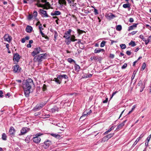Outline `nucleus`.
I'll return each instance as SVG.
<instances>
[{"instance_id":"nucleus-1","label":"nucleus","mask_w":151,"mask_h":151,"mask_svg":"<svg viewBox=\"0 0 151 151\" xmlns=\"http://www.w3.org/2000/svg\"><path fill=\"white\" fill-rule=\"evenodd\" d=\"M34 86L33 80L28 78L23 81L22 87L23 89L30 90L32 86Z\"/></svg>"},{"instance_id":"nucleus-2","label":"nucleus","mask_w":151,"mask_h":151,"mask_svg":"<svg viewBox=\"0 0 151 151\" xmlns=\"http://www.w3.org/2000/svg\"><path fill=\"white\" fill-rule=\"evenodd\" d=\"M47 55L46 53L40 54L38 56H35L34 58V60L35 62H38L40 63L44 59L46 58Z\"/></svg>"},{"instance_id":"nucleus-3","label":"nucleus","mask_w":151,"mask_h":151,"mask_svg":"<svg viewBox=\"0 0 151 151\" xmlns=\"http://www.w3.org/2000/svg\"><path fill=\"white\" fill-rule=\"evenodd\" d=\"M42 135V134L40 133L36 134L34 135L35 137L33 138V142L37 144L39 143L41 141V139L39 137Z\"/></svg>"},{"instance_id":"nucleus-4","label":"nucleus","mask_w":151,"mask_h":151,"mask_svg":"<svg viewBox=\"0 0 151 151\" xmlns=\"http://www.w3.org/2000/svg\"><path fill=\"white\" fill-rule=\"evenodd\" d=\"M54 124L60 127V129L62 131H64V129L66 128L67 127L66 124L63 122L58 123H55Z\"/></svg>"},{"instance_id":"nucleus-5","label":"nucleus","mask_w":151,"mask_h":151,"mask_svg":"<svg viewBox=\"0 0 151 151\" xmlns=\"http://www.w3.org/2000/svg\"><path fill=\"white\" fill-rule=\"evenodd\" d=\"M40 52H42V51L40 47H35L32 52V55L33 56H35V55L39 54Z\"/></svg>"},{"instance_id":"nucleus-6","label":"nucleus","mask_w":151,"mask_h":151,"mask_svg":"<svg viewBox=\"0 0 151 151\" xmlns=\"http://www.w3.org/2000/svg\"><path fill=\"white\" fill-rule=\"evenodd\" d=\"M13 71L14 73H19L21 70V68L18 65H16L13 66Z\"/></svg>"},{"instance_id":"nucleus-7","label":"nucleus","mask_w":151,"mask_h":151,"mask_svg":"<svg viewBox=\"0 0 151 151\" xmlns=\"http://www.w3.org/2000/svg\"><path fill=\"white\" fill-rule=\"evenodd\" d=\"M37 1H36V2L35 3V5L37 6L38 7H42L45 9H48V8H47L44 6V4L40 3V0H37Z\"/></svg>"},{"instance_id":"nucleus-8","label":"nucleus","mask_w":151,"mask_h":151,"mask_svg":"<svg viewBox=\"0 0 151 151\" xmlns=\"http://www.w3.org/2000/svg\"><path fill=\"white\" fill-rule=\"evenodd\" d=\"M5 41L10 42L12 39V37L8 34L4 35V37Z\"/></svg>"},{"instance_id":"nucleus-9","label":"nucleus","mask_w":151,"mask_h":151,"mask_svg":"<svg viewBox=\"0 0 151 151\" xmlns=\"http://www.w3.org/2000/svg\"><path fill=\"white\" fill-rule=\"evenodd\" d=\"M29 128L27 127H23L21 130V134L19 135L24 134L29 130Z\"/></svg>"},{"instance_id":"nucleus-10","label":"nucleus","mask_w":151,"mask_h":151,"mask_svg":"<svg viewBox=\"0 0 151 151\" xmlns=\"http://www.w3.org/2000/svg\"><path fill=\"white\" fill-rule=\"evenodd\" d=\"M20 59V56L18 54L16 53L14 55L13 59L14 61L18 62L19 61Z\"/></svg>"},{"instance_id":"nucleus-11","label":"nucleus","mask_w":151,"mask_h":151,"mask_svg":"<svg viewBox=\"0 0 151 151\" xmlns=\"http://www.w3.org/2000/svg\"><path fill=\"white\" fill-rule=\"evenodd\" d=\"M14 133L15 130L14 128L13 127H11L9 131V134L12 136H13L14 134Z\"/></svg>"},{"instance_id":"nucleus-12","label":"nucleus","mask_w":151,"mask_h":151,"mask_svg":"<svg viewBox=\"0 0 151 151\" xmlns=\"http://www.w3.org/2000/svg\"><path fill=\"white\" fill-rule=\"evenodd\" d=\"M40 11L41 14L43 15V17H49L47 13V12L46 11H45L42 9H41L40 10Z\"/></svg>"},{"instance_id":"nucleus-13","label":"nucleus","mask_w":151,"mask_h":151,"mask_svg":"<svg viewBox=\"0 0 151 151\" xmlns=\"http://www.w3.org/2000/svg\"><path fill=\"white\" fill-rule=\"evenodd\" d=\"M51 141L48 140H47L46 141L44 142V147L45 148H47L50 146Z\"/></svg>"},{"instance_id":"nucleus-14","label":"nucleus","mask_w":151,"mask_h":151,"mask_svg":"<svg viewBox=\"0 0 151 151\" xmlns=\"http://www.w3.org/2000/svg\"><path fill=\"white\" fill-rule=\"evenodd\" d=\"M126 121H127V120H124V121L121 124H120L119 125L117 126V127L116 128V129L117 130L118 129H122V127L124 125L125 123L126 122Z\"/></svg>"},{"instance_id":"nucleus-15","label":"nucleus","mask_w":151,"mask_h":151,"mask_svg":"<svg viewBox=\"0 0 151 151\" xmlns=\"http://www.w3.org/2000/svg\"><path fill=\"white\" fill-rule=\"evenodd\" d=\"M100 58L101 57L98 56H93L91 57L90 59L91 61L94 60L98 61L100 60Z\"/></svg>"},{"instance_id":"nucleus-16","label":"nucleus","mask_w":151,"mask_h":151,"mask_svg":"<svg viewBox=\"0 0 151 151\" xmlns=\"http://www.w3.org/2000/svg\"><path fill=\"white\" fill-rule=\"evenodd\" d=\"M61 12L58 11H55L51 13V15L52 16H57L60 15Z\"/></svg>"},{"instance_id":"nucleus-17","label":"nucleus","mask_w":151,"mask_h":151,"mask_svg":"<svg viewBox=\"0 0 151 151\" xmlns=\"http://www.w3.org/2000/svg\"><path fill=\"white\" fill-rule=\"evenodd\" d=\"M104 50L103 49H101L100 48H96L94 50V53H99L100 52H104Z\"/></svg>"},{"instance_id":"nucleus-18","label":"nucleus","mask_w":151,"mask_h":151,"mask_svg":"<svg viewBox=\"0 0 151 151\" xmlns=\"http://www.w3.org/2000/svg\"><path fill=\"white\" fill-rule=\"evenodd\" d=\"M32 28L31 26L28 25L26 28V31L28 33H30L32 32Z\"/></svg>"},{"instance_id":"nucleus-19","label":"nucleus","mask_w":151,"mask_h":151,"mask_svg":"<svg viewBox=\"0 0 151 151\" xmlns=\"http://www.w3.org/2000/svg\"><path fill=\"white\" fill-rule=\"evenodd\" d=\"M24 93L25 96L26 97H28L29 96L30 93V90L24 89Z\"/></svg>"},{"instance_id":"nucleus-20","label":"nucleus","mask_w":151,"mask_h":151,"mask_svg":"<svg viewBox=\"0 0 151 151\" xmlns=\"http://www.w3.org/2000/svg\"><path fill=\"white\" fill-rule=\"evenodd\" d=\"M88 112L87 111H84L83 113L82 116H81L80 118V119L81 120H84L85 118L84 117H85L87 115H88Z\"/></svg>"},{"instance_id":"nucleus-21","label":"nucleus","mask_w":151,"mask_h":151,"mask_svg":"<svg viewBox=\"0 0 151 151\" xmlns=\"http://www.w3.org/2000/svg\"><path fill=\"white\" fill-rule=\"evenodd\" d=\"M41 108L40 105L37 104L34 108L33 110L36 111L40 109Z\"/></svg>"},{"instance_id":"nucleus-22","label":"nucleus","mask_w":151,"mask_h":151,"mask_svg":"<svg viewBox=\"0 0 151 151\" xmlns=\"http://www.w3.org/2000/svg\"><path fill=\"white\" fill-rule=\"evenodd\" d=\"M137 25V24H134L132 25L129 26V27L128 31H129L133 29L134 27H136Z\"/></svg>"},{"instance_id":"nucleus-23","label":"nucleus","mask_w":151,"mask_h":151,"mask_svg":"<svg viewBox=\"0 0 151 151\" xmlns=\"http://www.w3.org/2000/svg\"><path fill=\"white\" fill-rule=\"evenodd\" d=\"M32 136L31 135H28L26 138L25 141L27 143H28L29 142L30 140V138Z\"/></svg>"},{"instance_id":"nucleus-24","label":"nucleus","mask_w":151,"mask_h":151,"mask_svg":"<svg viewBox=\"0 0 151 151\" xmlns=\"http://www.w3.org/2000/svg\"><path fill=\"white\" fill-rule=\"evenodd\" d=\"M75 70L76 71H78L80 69V66L75 63V65L74 66Z\"/></svg>"},{"instance_id":"nucleus-25","label":"nucleus","mask_w":151,"mask_h":151,"mask_svg":"<svg viewBox=\"0 0 151 151\" xmlns=\"http://www.w3.org/2000/svg\"><path fill=\"white\" fill-rule=\"evenodd\" d=\"M58 3L60 4H65L66 5V2L65 0H59Z\"/></svg>"},{"instance_id":"nucleus-26","label":"nucleus","mask_w":151,"mask_h":151,"mask_svg":"<svg viewBox=\"0 0 151 151\" xmlns=\"http://www.w3.org/2000/svg\"><path fill=\"white\" fill-rule=\"evenodd\" d=\"M92 74H84L82 77L83 78H90L92 76Z\"/></svg>"},{"instance_id":"nucleus-27","label":"nucleus","mask_w":151,"mask_h":151,"mask_svg":"<svg viewBox=\"0 0 151 151\" xmlns=\"http://www.w3.org/2000/svg\"><path fill=\"white\" fill-rule=\"evenodd\" d=\"M50 134L51 136L56 138H59L60 137V135L58 134H56L53 133H51Z\"/></svg>"},{"instance_id":"nucleus-28","label":"nucleus","mask_w":151,"mask_h":151,"mask_svg":"<svg viewBox=\"0 0 151 151\" xmlns=\"http://www.w3.org/2000/svg\"><path fill=\"white\" fill-rule=\"evenodd\" d=\"M107 17L110 19H111L114 18L115 16L114 14L112 13H110L108 14Z\"/></svg>"},{"instance_id":"nucleus-29","label":"nucleus","mask_w":151,"mask_h":151,"mask_svg":"<svg viewBox=\"0 0 151 151\" xmlns=\"http://www.w3.org/2000/svg\"><path fill=\"white\" fill-rule=\"evenodd\" d=\"M75 36L74 35H73L71 36L70 38V40H72V42H74L77 40L75 39Z\"/></svg>"},{"instance_id":"nucleus-30","label":"nucleus","mask_w":151,"mask_h":151,"mask_svg":"<svg viewBox=\"0 0 151 151\" xmlns=\"http://www.w3.org/2000/svg\"><path fill=\"white\" fill-rule=\"evenodd\" d=\"M28 4H31L34 3H35L36 1H37V0H27Z\"/></svg>"},{"instance_id":"nucleus-31","label":"nucleus","mask_w":151,"mask_h":151,"mask_svg":"<svg viewBox=\"0 0 151 151\" xmlns=\"http://www.w3.org/2000/svg\"><path fill=\"white\" fill-rule=\"evenodd\" d=\"M76 3H74V2L72 3L71 6H72V8L73 9L75 10H76L77 9V7L76 6Z\"/></svg>"},{"instance_id":"nucleus-32","label":"nucleus","mask_w":151,"mask_h":151,"mask_svg":"<svg viewBox=\"0 0 151 151\" xmlns=\"http://www.w3.org/2000/svg\"><path fill=\"white\" fill-rule=\"evenodd\" d=\"M123 7L125 8H130V5L129 4H124L123 5ZM130 8L129 9V10Z\"/></svg>"},{"instance_id":"nucleus-33","label":"nucleus","mask_w":151,"mask_h":151,"mask_svg":"<svg viewBox=\"0 0 151 151\" xmlns=\"http://www.w3.org/2000/svg\"><path fill=\"white\" fill-rule=\"evenodd\" d=\"M58 108L56 106L54 107V108H52L51 109V111L52 112H54L55 111H58Z\"/></svg>"},{"instance_id":"nucleus-34","label":"nucleus","mask_w":151,"mask_h":151,"mask_svg":"<svg viewBox=\"0 0 151 151\" xmlns=\"http://www.w3.org/2000/svg\"><path fill=\"white\" fill-rule=\"evenodd\" d=\"M122 29V27L121 25H117L116 27V29L118 31H120Z\"/></svg>"},{"instance_id":"nucleus-35","label":"nucleus","mask_w":151,"mask_h":151,"mask_svg":"<svg viewBox=\"0 0 151 151\" xmlns=\"http://www.w3.org/2000/svg\"><path fill=\"white\" fill-rule=\"evenodd\" d=\"M129 45H131L132 47H134L136 46V44L134 42L131 41L129 44Z\"/></svg>"},{"instance_id":"nucleus-36","label":"nucleus","mask_w":151,"mask_h":151,"mask_svg":"<svg viewBox=\"0 0 151 151\" xmlns=\"http://www.w3.org/2000/svg\"><path fill=\"white\" fill-rule=\"evenodd\" d=\"M44 6L46 7L47 8H48V9L50 8V4L47 1L45 3V4H44Z\"/></svg>"},{"instance_id":"nucleus-37","label":"nucleus","mask_w":151,"mask_h":151,"mask_svg":"<svg viewBox=\"0 0 151 151\" xmlns=\"http://www.w3.org/2000/svg\"><path fill=\"white\" fill-rule=\"evenodd\" d=\"M114 133L111 134H109L108 135H107L106 136L108 140L109 139H110L113 136V135H114Z\"/></svg>"},{"instance_id":"nucleus-38","label":"nucleus","mask_w":151,"mask_h":151,"mask_svg":"<svg viewBox=\"0 0 151 151\" xmlns=\"http://www.w3.org/2000/svg\"><path fill=\"white\" fill-rule=\"evenodd\" d=\"M77 31L78 33L79 34L81 35L84 32H85L83 30H81L79 29H78L77 30Z\"/></svg>"},{"instance_id":"nucleus-39","label":"nucleus","mask_w":151,"mask_h":151,"mask_svg":"<svg viewBox=\"0 0 151 151\" xmlns=\"http://www.w3.org/2000/svg\"><path fill=\"white\" fill-rule=\"evenodd\" d=\"M72 41V40H70V39H66V40H65V42L67 45H68L70 44V42Z\"/></svg>"},{"instance_id":"nucleus-40","label":"nucleus","mask_w":151,"mask_h":151,"mask_svg":"<svg viewBox=\"0 0 151 151\" xmlns=\"http://www.w3.org/2000/svg\"><path fill=\"white\" fill-rule=\"evenodd\" d=\"M58 36V35L57 32L56 31H55L54 32V40L55 41L57 39V37Z\"/></svg>"},{"instance_id":"nucleus-41","label":"nucleus","mask_w":151,"mask_h":151,"mask_svg":"<svg viewBox=\"0 0 151 151\" xmlns=\"http://www.w3.org/2000/svg\"><path fill=\"white\" fill-rule=\"evenodd\" d=\"M63 37L66 39H69L70 38V36L68 35H67L66 33H64V35L63 36Z\"/></svg>"},{"instance_id":"nucleus-42","label":"nucleus","mask_w":151,"mask_h":151,"mask_svg":"<svg viewBox=\"0 0 151 151\" xmlns=\"http://www.w3.org/2000/svg\"><path fill=\"white\" fill-rule=\"evenodd\" d=\"M53 81H54L56 83L58 84H60L61 82V80H58L56 78H54Z\"/></svg>"},{"instance_id":"nucleus-43","label":"nucleus","mask_w":151,"mask_h":151,"mask_svg":"<svg viewBox=\"0 0 151 151\" xmlns=\"http://www.w3.org/2000/svg\"><path fill=\"white\" fill-rule=\"evenodd\" d=\"M7 136L5 133H3L2 135V139L3 140H6V139Z\"/></svg>"},{"instance_id":"nucleus-44","label":"nucleus","mask_w":151,"mask_h":151,"mask_svg":"<svg viewBox=\"0 0 151 151\" xmlns=\"http://www.w3.org/2000/svg\"><path fill=\"white\" fill-rule=\"evenodd\" d=\"M68 61L69 63H71L72 62H73L75 63H76L75 61L73 59L71 58H68L67 60Z\"/></svg>"},{"instance_id":"nucleus-45","label":"nucleus","mask_w":151,"mask_h":151,"mask_svg":"<svg viewBox=\"0 0 151 151\" xmlns=\"http://www.w3.org/2000/svg\"><path fill=\"white\" fill-rule=\"evenodd\" d=\"M106 43V42L105 41H103L101 42L100 44V47H104L105 45V44Z\"/></svg>"},{"instance_id":"nucleus-46","label":"nucleus","mask_w":151,"mask_h":151,"mask_svg":"<svg viewBox=\"0 0 151 151\" xmlns=\"http://www.w3.org/2000/svg\"><path fill=\"white\" fill-rule=\"evenodd\" d=\"M120 46L122 49H125L126 48V45L125 44H121Z\"/></svg>"},{"instance_id":"nucleus-47","label":"nucleus","mask_w":151,"mask_h":151,"mask_svg":"<svg viewBox=\"0 0 151 151\" xmlns=\"http://www.w3.org/2000/svg\"><path fill=\"white\" fill-rule=\"evenodd\" d=\"M108 140V139H107V137H106V136H105L102 139L101 142H104L105 141H107Z\"/></svg>"},{"instance_id":"nucleus-48","label":"nucleus","mask_w":151,"mask_h":151,"mask_svg":"<svg viewBox=\"0 0 151 151\" xmlns=\"http://www.w3.org/2000/svg\"><path fill=\"white\" fill-rule=\"evenodd\" d=\"M33 17V15H32V14H29V15L28 16V17H27L28 19L29 20H31L32 19V18Z\"/></svg>"},{"instance_id":"nucleus-49","label":"nucleus","mask_w":151,"mask_h":151,"mask_svg":"<svg viewBox=\"0 0 151 151\" xmlns=\"http://www.w3.org/2000/svg\"><path fill=\"white\" fill-rule=\"evenodd\" d=\"M72 31V30L71 29H69L66 32H65V33H66L68 35H70L71 32Z\"/></svg>"},{"instance_id":"nucleus-50","label":"nucleus","mask_w":151,"mask_h":151,"mask_svg":"<svg viewBox=\"0 0 151 151\" xmlns=\"http://www.w3.org/2000/svg\"><path fill=\"white\" fill-rule=\"evenodd\" d=\"M143 41L145 42V44L146 45H147V44L148 43L150 42V39L148 38L147 40L146 39L145 40H143Z\"/></svg>"},{"instance_id":"nucleus-51","label":"nucleus","mask_w":151,"mask_h":151,"mask_svg":"<svg viewBox=\"0 0 151 151\" xmlns=\"http://www.w3.org/2000/svg\"><path fill=\"white\" fill-rule=\"evenodd\" d=\"M61 78H63L65 79H67L68 78L67 76L65 74L61 75Z\"/></svg>"},{"instance_id":"nucleus-52","label":"nucleus","mask_w":151,"mask_h":151,"mask_svg":"<svg viewBox=\"0 0 151 151\" xmlns=\"http://www.w3.org/2000/svg\"><path fill=\"white\" fill-rule=\"evenodd\" d=\"M37 15V13L36 11H34L33 12V16L34 17H36Z\"/></svg>"},{"instance_id":"nucleus-53","label":"nucleus","mask_w":151,"mask_h":151,"mask_svg":"<svg viewBox=\"0 0 151 151\" xmlns=\"http://www.w3.org/2000/svg\"><path fill=\"white\" fill-rule=\"evenodd\" d=\"M138 85L139 86H142V85H145L142 83V81L140 80L138 82Z\"/></svg>"},{"instance_id":"nucleus-54","label":"nucleus","mask_w":151,"mask_h":151,"mask_svg":"<svg viewBox=\"0 0 151 151\" xmlns=\"http://www.w3.org/2000/svg\"><path fill=\"white\" fill-rule=\"evenodd\" d=\"M146 67V64L145 63H143L142 66V69L143 70H144Z\"/></svg>"},{"instance_id":"nucleus-55","label":"nucleus","mask_w":151,"mask_h":151,"mask_svg":"<svg viewBox=\"0 0 151 151\" xmlns=\"http://www.w3.org/2000/svg\"><path fill=\"white\" fill-rule=\"evenodd\" d=\"M139 139L137 138L136 139V140L135 141L133 144V146H135L137 143L139 141Z\"/></svg>"},{"instance_id":"nucleus-56","label":"nucleus","mask_w":151,"mask_h":151,"mask_svg":"<svg viewBox=\"0 0 151 151\" xmlns=\"http://www.w3.org/2000/svg\"><path fill=\"white\" fill-rule=\"evenodd\" d=\"M39 28L40 31H42V30L43 29L42 28V25L41 24H40L39 26Z\"/></svg>"},{"instance_id":"nucleus-57","label":"nucleus","mask_w":151,"mask_h":151,"mask_svg":"<svg viewBox=\"0 0 151 151\" xmlns=\"http://www.w3.org/2000/svg\"><path fill=\"white\" fill-rule=\"evenodd\" d=\"M127 66V64L126 63H124L122 67V69H124Z\"/></svg>"},{"instance_id":"nucleus-58","label":"nucleus","mask_w":151,"mask_h":151,"mask_svg":"<svg viewBox=\"0 0 151 151\" xmlns=\"http://www.w3.org/2000/svg\"><path fill=\"white\" fill-rule=\"evenodd\" d=\"M114 126H112L108 130V132H111V130H113L114 129Z\"/></svg>"},{"instance_id":"nucleus-59","label":"nucleus","mask_w":151,"mask_h":151,"mask_svg":"<svg viewBox=\"0 0 151 151\" xmlns=\"http://www.w3.org/2000/svg\"><path fill=\"white\" fill-rule=\"evenodd\" d=\"M46 104V103H42L41 104H39V105H40L41 107L42 108Z\"/></svg>"},{"instance_id":"nucleus-60","label":"nucleus","mask_w":151,"mask_h":151,"mask_svg":"<svg viewBox=\"0 0 151 151\" xmlns=\"http://www.w3.org/2000/svg\"><path fill=\"white\" fill-rule=\"evenodd\" d=\"M94 12L95 15L98 14H99L98 10L96 9H94Z\"/></svg>"},{"instance_id":"nucleus-61","label":"nucleus","mask_w":151,"mask_h":151,"mask_svg":"<svg viewBox=\"0 0 151 151\" xmlns=\"http://www.w3.org/2000/svg\"><path fill=\"white\" fill-rule=\"evenodd\" d=\"M139 38L142 39L143 41V40H145V38H144V36L143 35H140V36H139Z\"/></svg>"},{"instance_id":"nucleus-62","label":"nucleus","mask_w":151,"mask_h":151,"mask_svg":"<svg viewBox=\"0 0 151 151\" xmlns=\"http://www.w3.org/2000/svg\"><path fill=\"white\" fill-rule=\"evenodd\" d=\"M117 91H114V92H113L112 94V96H111V97L110 99H111V98H112L117 93Z\"/></svg>"},{"instance_id":"nucleus-63","label":"nucleus","mask_w":151,"mask_h":151,"mask_svg":"<svg viewBox=\"0 0 151 151\" xmlns=\"http://www.w3.org/2000/svg\"><path fill=\"white\" fill-rule=\"evenodd\" d=\"M126 54L128 55H130L131 54V52L130 51H127L126 52Z\"/></svg>"},{"instance_id":"nucleus-64","label":"nucleus","mask_w":151,"mask_h":151,"mask_svg":"<svg viewBox=\"0 0 151 151\" xmlns=\"http://www.w3.org/2000/svg\"><path fill=\"white\" fill-rule=\"evenodd\" d=\"M145 88V85H142V86H141V89H140V92H142L144 88Z\"/></svg>"}]
</instances>
